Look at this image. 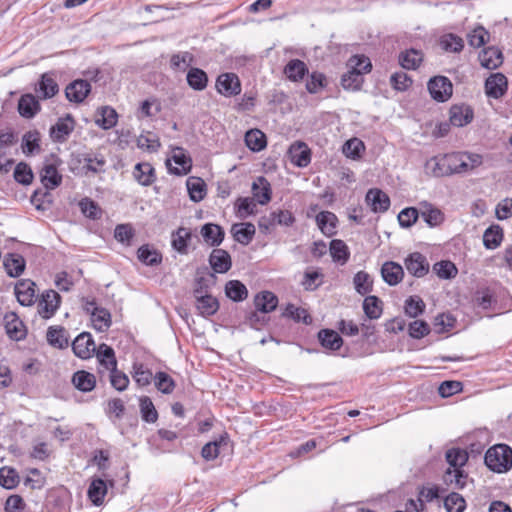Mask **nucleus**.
Instances as JSON below:
<instances>
[{"instance_id": "obj_64", "label": "nucleus", "mask_w": 512, "mask_h": 512, "mask_svg": "<svg viewBox=\"0 0 512 512\" xmlns=\"http://www.w3.org/2000/svg\"><path fill=\"white\" fill-rule=\"evenodd\" d=\"M138 259L146 265H156L161 262V255L156 250H151L147 245L138 249Z\"/></svg>"}, {"instance_id": "obj_32", "label": "nucleus", "mask_w": 512, "mask_h": 512, "mask_svg": "<svg viewBox=\"0 0 512 512\" xmlns=\"http://www.w3.org/2000/svg\"><path fill=\"white\" fill-rule=\"evenodd\" d=\"M321 345L328 350L336 351L343 345L341 336L334 330L323 329L318 333Z\"/></svg>"}, {"instance_id": "obj_37", "label": "nucleus", "mask_w": 512, "mask_h": 512, "mask_svg": "<svg viewBox=\"0 0 512 512\" xmlns=\"http://www.w3.org/2000/svg\"><path fill=\"white\" fill-rule=\"evenodd\" d=\"M91 320L96 330L103 332L111 326L110 312L101 307H94L91 310Z\"/></svg>"}, {"instance_id": "obj_35", "label": "nucleus", "mask_w": 512, "mask_h": 512, "mask_svg": "<svg viewBox=\"0 0 512 512\" xmlns=\"http://www.w3.org/2000/svg\"><path fill=\"white\" fill-rule=\"evenodd\" d=\"M503 240V230L499 225H491L483 234V245L486 249L498 248Z\"/></svg>"}, {"instance_id": "obj_47", "label": "nucleus", "mask_w": 512, "mask_h": 512, "mask_svg": "<svg viewBox=\"0 0 512 512\" xmlns=\"http://www.w3.org/2000/svg\"><path fill=\"white\" fill-rule=\"evenodd\" d=\"M101 118L96 120V124L104 130H108L117 124V112L115 109L105 106L100 109Z\"/></svg>"}, {"instance_id": "obj_8", "label": "nucleus", "mask_w": 512, "mask_h": 512, "mask_svg": "<svg viewBox=\"0 0 512 512\" xmlns=\"http://www.w3.org/2000/svg\"><path fill=\"white\" fill-rule=\"evenodd\" d=\"M91 91V85L87 80L77 79L65 88L66 98L70 102L81 103Z\"/></svg>"}, {"instance_id": "obj_2", "label": "nucleus", "mask_w": 512, "mask_h": 512, "mask_svg": "<svg viewBox=\"0 0 512 512\" xmlns=\"http://www.w3.org/2000/svg\"><path fill=\"white\" fill-rule=\"evenodd\" d=\"M61 160L54 154H51L43 164L40 172L41 182L46 189L53 190L62 182V175L58 172V166Z\"/></svg>"}, {"instance_id": "obj_25", "label": "nucleus", "mask_w": 512, "mask_h": 512, "mask_svg": "<svg viewBox=\"0 0 512 512\" xmlns=\"http://www.w3.org/2000/svg\"><path fill=\"white\" fill-rule=\"evenodd\" d=\"M473 119V110L469 106L454 105L450 109V122L453 126L463 127Z\"/></svg>"}, {"instance_id": "obj_30", "label": "nucleus", "mask_w": 512, "mask_h": 512, "mask_svg": "<svg viewBox=\"0 0 512 512\" xmlns=\"http://www.w3.org/2000/svg\"><path fill=\"white\" fill-rule=\"evenodd\" d=\"M48 343L59 349L68 347L69 337L66 334L65 328L61 326H50L46 335Z\"/></svg>"}, {"instance_id": "obj_54", "label": "nucleus", "mask_w": 512, "mask_h": 512, "mask_svg": "<svg viewBox=\"0 0 512 512\" xmlns=\"http://www.w3.org/2000/svg\"><path fill=\"white\" fill-rule=\"evenodd\" d=\"M364 143L358 138H352L345 142L343 145V153L346 157L351 159H358L364 151Z\"/></svg>"}, {"instance_id": "obj_12", "label": "nucleus", "mask_w": 512, "mask_h": 512, "mask_svg": "<svg viewBox=\"0 0 512 512\" xmlns=\"http://www.w3.org/2000/svg\"><path fill=\"white\" fill-rule=\"evenodd\" d=\"M425 172L426 174L434 177L451 175V169H449L447 155L434 156L428 159L425 163Z\"/></svg>"}, {"instance_id": "obj_59", "label": "nucleus", "mask_w": 512, "mask_h": 512, "mask_svg": "<svg viewBox=\"0 0 512 512\" xmlns=\"http://www.w3.org/2000/svg\"><path fill=\"white\" fill-rule=\"evenodd\" d=\"M363 309L370 319H378L382 314L380 300L376 296H367L363 302Z\"/></svg>"}, {"instance_id": "obj_63", "label": "nucleus", "mask_w": 512, "mask_h": 512, "mask_svg": "<svg viewBox=\"0 0 512 512\" xmlns=\"http://www.w3.org/2000/svg\"><path fill=\"white\" fill-rule=\"evenodd\" d=\"M424 309L425 303L418 296H411L405 302V313L411 318L422 314Z\"/></svg>"}, {"instance_id": "obj_23", "label": "nucleus", "mask_w": 512, "mask_h": 512, "mask_svg": "<svg viewBox=\"0 0 512 512\" xmlns=\"http://www.w3.org/2000/svg\"><path fill=\"white\" fill-rule=\"evenodd\" d=\"M201 235L208 245L216 247L222 243L225 233L219 225L207 223L202 226Z\"/></svg>"}, {"instance_id": "obj_44", "label": "nucleus", "mask_w": 512, "mask_h": 512, "mask_svg": "<svg viewBox=\"0 0 512 512\" xmlns=\"http://www.w3.org/2000/svg\"><path fill=\"white\" fill-rule=\"evenodd\" d=\"M422 60V53L415 49L402 52L399 57L400 64L405 69H416Z\"/></svg>"}, {"instance_id": "obj_62", "label": "nucleus", "mask_w": 512, "mask_h": 512, "mask_svg": "<svg viewBox=\"0 0 512 512\" xmlns=\"http://www.w3.org/2000/svg\"><path fill=\"white\" fill-rule=\"evenodd\" d=\"M444 507L447 512H463L466 504L464 498L460 494L453 492L445 498Z\"/></svg>"}, {"instance_id": "obj_61", "label": "nucleus", "mask_w": 512, "mask_h": 512, "mask_svg": "<svg viewBox=\"0 0 512 512\" xmlns=\"http://www.w3.org/2000/svg\"><path fill=\"white\" fill-rule=\"evenodd\" d=\"M433 270L441 279H451L457 274V268L451 261H440L433 265Z\"/></svg>"}, {"instance_id": "obj_33", "label": "nucleus", "mask_w": 512, "mask_h": 512, "mask_svg": "<svg viewBox=\"0 0 512 512\" xmlns=\"http://www.w3.org/2000/svg\"><path fill=\"white\" fill-rule=\"evenodd\" d=\"M73 385L82 392H90L95 388L96 378L92 373L81 370L73 374Z\"/></svg>"}, {"instance_id": "obj_50", "label": "nucleus", "mask_w": 512, "mask_h": 512, "mask_svg": "<svg viewBox=\"0 0 512 512\" xmlns=\"http://www.w3.org/2000/svg\"><path fill=\"white\" fill-rule=\"evenodd\" d=\"M191 238L189 229L180 227L176 232L172 233V246L180 253H186L187 241Z\"/></svg>"}, {"instance_id": "obj_13", "label": "nucleus", "mask_w": 512, "mask_h": 512, "mask_svg": "<svg viewBox=\"0 0 512 512\" xmlns=\"http://www.w3.org/2000/svg\"><path fill=\"white\" fill-rule=\"evenodd\" d=\"M381 276L388 285L395 286L402 281L404 270L400 264L387 261L381 267Z\"/></svg>"}, {"instance_id": "obj_17", "label": "nucleus", "mask_w": 512, "mask_h": 512, "mask_svg": "<svg viewBox=\"0 0 512 512\" xmlns=\"http://www.w3.org/2000/svg\"><path fill=\"white\" fill-rule=\"evenodd\" d=\"M211 268L216 273H225L231 268V257L223 249H213L209 257Z\"/></svg>"}, {"instance_id": "obj_26", "label": "nucleus", "mask_w": 512, "mask_h": 512, "mask_svg": "<svg viewBox=\"0 0 512 512\" xmlns=\"http://www.w3.org/2000/svg\"><path fill=\"white\" fill-rule=\"evenodd\" d=\"M187 84L195 91H203L208 85L207 73L196 67H190L186 75Z\"/></svg>"}, {"instance_id": "obj_42", "label": "nucleus", "mask_w": 512, "mask_h": 512, "mask_svg": "<svg viewBox=\"0 0 512 512\" xmlns=\"http://www.w3.org/2000/svg\"><path fill=\"white\" fill-rule=\"evenodd\" d=\"M316 221L321 231L327 235H332L336 228L337 217L329 211H322L316 216Z\"/></svg>"}, {"instance_id": "obj_60", "label": "nucleus", "mask_w": 512, "mask_h": 512, "mask_svg": "<svg viewBox=\"0 0 512 512\" xmlns=\"http://www.w3.org/2000/svg\"><path fill=\"white\" fill-rule=\"evenodd\" d=\"M330 254L334 260L345 263L349 256L348 247L344 241L334 239L330 243Z\"/></svg>"}, {"instance_id": "obj_39", "label": "nucleus", "mask_w": 512, "mask_h": 512, "mask_svg": "<svg viewBox=\"0 0 512 512\" xmlns=\"http://www.w3.org/2000/svg\"><path fill=\"white\" fill-rule=\"evenodd\" d=\"M225 293L228 298L235 302L243 301L248 296L246 286L238 280H231L226 283Z\"/></svg>"}, {"instance_id": "obj_36", "label": "nucleus", "mask_w": 512, "mask_h": 512, "mask_svg": "<svg viewBox=\"0 0 512 512\" xmlns=\"http://www.w3.org/2000/svg\"><path fill=\"white\" fill-rule=\"evenodd\" d=\"M194 55L188 51H182L172 54L170 57V67L174 71L185 72L194 63Z\"/></svg>"}, {"instance_id": "obj_46", "label": "nucleus", "mask_w": 512, "mask_h": 512, "mask_svg": "<svg viewBox=\"0 0 512 512\" xmlns=\"http://www.w3.org/2000/svg\"><path fill=\"white\" fill-rule=\"evenodd\" d=\"M20 478L14 468L4 466L0 468V485L5 489H14L19 484Z\"/></svg>"}, {"instance_id": "obj_57", "label": "nucleus", "mask_w": 512, "mask_h": 512, "mask_svg": "<svg viewBox=\"0 0 512 512\" xmlns=\"http://www.w3.org/2000/svg\"><path fill=\"white\" fill-rule=\"evenodd\" d=\"M132 377L139 386H147L152 380L151 370L144 367L142 363L133 364Z\"/></svg>"}, {"instance_id": "obj_45", "label": "nucleus", "mask_w": 512, "mask_h": 512, "mask_svg": "<svg viewBox=\"0 0 512 512\" xmlns=\"http://www.w3.org/2000/svg\"><path fill=\"white\" fill-rule=\"evenodd\" d=\"M186 185L192 201L199 202L204 198L205 183L200 178L190 177L187 179Z\"/></svg>"}, {"instance_id": "obj_27", "label": "nucleus", "mask_w": 512, "mask_h": 512, "mask_svg": "<svg viewBox=\"0 0 512 512\" xmlns=\"http://www.w3.org/2000/svg\"><path fill=\"white\" fill-rule=\"evenodd\" d=\"M254 304L259 312L269 313L276 309L278 298L270 291H262L255 296Z\"/></svg>"}, {"instance_id": "obj_56", "label": "nucleus", "mask_w": 512, "mask_h": 512, "mask_svg": "<svg viewBox=\"0 0 512 512\" xmlns=\"http://www.w3.org/2000/svg\"><path fill=\"white\" fill-rule=\"evenodd\" d=\"M40 134L38 131H29L24 134L22 139V149L26 155H31L39 150Z\"/></svg>"}, {"instance_id": "obj_55", "label": "nucleus", "mask_w": 512, "mask_h": 512, "mask_svg": "<svg viewBox=\"0 0 512 512\" xmlns=\"http://www.w3.org/2000/svg\"><path fill=\"white\" fill-rule=\"evenodd\" d=\"M363 82L362 74L350 69L341 78V84L346 90H358Z\"/></svg>"}, {"instance_id": "obj_1", "label": "nucleus", "mask_w": 512, "mask_h": 512, "mask_svg": "<svg viewBox=\"0 0 512 512\" xmlns=\"http://www.w3.org/2000/svg\"><path fill=\"white\" fill-rule=\"evenodd\" d=\"M484 461L491 471L505 473L512 468V449L506 444L494 445L485 453Z\"/></svg>"}, {"instance_id": "obj_43", "label": "nucleus", "mask_w": 512, "mask_h": 512, "mask_svg": "<svg viewBox=\"0 0 512 512\" xmlns=\"http://www.w3.org/2000/svg\"><path fill=\"white\" fill-rule=\"evenodd\" d=\"M245 143L252 151H260L266 146V137L258 129H251L245 134Z\"/></svg>"}, {"instance_id": "obj_34", "label": "nucleus", "mask_w": 512, "mask_h": 512, "mask_svg": "<svg viewBox=\"0 0 512 512\" xmlns=\"http://www.w3.org/2000/svg\"><path fill=\"white\" fill-rule=\"evenodd\" d=\"M292 162L299 167H306L311 160L310 150L305 143H295L290 147Z\"/></svg>"}, {"instance_id": "obj_31", "label": "nucleus", "mask_w": 512, "mask_h": 512, "mask_svg": "<svg viewBox=\"0 0 512 512\" xmlns=\"http://www.w3.org/2000/svg\"><path fill=\"white\" fill-rule=\"evenodd\" d=\"M196 299V308L203 317L214 315L219 309L218 300L210 294L200 295Z\"/></svg>"}, {"instance_id": "obj_40", "label": "nucleus", "mask_w": 512, "mask_h": 512, "mask_svg": "<svg viewBox=\"0 0 512 512\" xmlns=\"http://www.w3.org/2000/svg\"><path fill=\"white\" fill-rule=\"evenodd\" d=\"M257 204L258 203L254 198H238L235 204L237 217L240 219H245L248 216L256 214Z\"/></svg>"}, {"instance_id": "obj_20", "label": "nucleus", "mask_w": 512, "mask_h": 512, "mask_svg": "<svg viewBox=\"0 0 512 512\" xmlns=\"http://www.w3.org/2000/svg\"><path fill=\"white\" fill-rule=\"evenodd\" d=\"M366 202L374 212H385L390 206V199L379 189H370L366 194Z\"/></svg>"}, {"instance_id": "obj_11", "label": "nucleus", "mask_w": 512, "mask_h": 512, "mask_svg": "<svg viewBox=\"0 0 512 512\" xmlns=\"http://www.w3.org/2000/svg\"><path fill=\"white\" fill-rule=\"evenodd\" d=\"M4 323L6 333L11 339L19 341L25 338V326L14 312H9L4 316Z\"/></svg>"}, {"instance_id": "obj_3", "label": "nucleus", "mask_w": 512, "mask_h": 512, "mask_svg": "<svg viewBox=\"0 0 512 512\" xmlns=\"http://www.w3.org/2000/svg\"><path fill=\"white\" fill-rule=\"evenodd\" d=\"M452 83L445 76H435L428 82L431 97L439 102L447 101L452 95Z\"/></svg>"}, {"instance_id": "obj_7", "label": "nucleus", "mask_w": 512, "mask_h": 512, "mask_svg": "<svg viewBox=\"0 0 512 512\" xmlns=\"http://www.w3.org/2000/svg\"><path fill=\"white\" fill-rule=\"evenodd\" d=\"M61 302L60 295L54 290H48L42 294L41 300L38 303V312L45 318H51L57 311Z\"/></svg>"}, {"instance_id": "obj_6", "label": "nucleus", "mask_w": 512, "mask_h": 512, "mask_svg": "<svg viewBox=\"0 0 512 512\" xmlns=\"http://www.w3.org/2000/svg\"><path fill=\"white\" fill-rule=\"evenodd\" d=\"M404 264L407 271L417 278L424 277L429 272V262L427 258L419 252L409 254L405 258Z\"/></svg>"}, {"instance_id": "obj_22", "label": "nucleus", "mask_w": 512, "mask_h": 512, "mask_svg": "<svg viewBox=\"0 0 512 512\" xmlns=\"http://www.w3.org/2000/svg\"><path fill=\"white\" fill-rule=\"evenodd\" d=\"M420 216L430 227L439 226L445 219L442 211L428 202L420 204Z\"/></svg>"}, {"instance_id": "obj_53", "label": "nucleus", "mask_w": 512, "mask_h": 512, "mask_svg": "<svg viewBox=\"0 0 512 512\" xmlns=\"http://www.w3.org/2000/svg\"><path fill=\"white\" fill-rule=\"evenodd\" d=\"M155 387L163 394H171L175 389V382L165 372H157L154 377Z\"/></svg>"}, {"instance_id": "obj_16", "label": "nucleus", "mask_w": 512, "mask_h": 512, "mask_svg": "<svg viewBox=\"0 0 512 512\" xmlns=\"http://www.w3.org/2000/svg\"><path fill=\"white\" fill-rule=\"evenodd\" d=\"M479 61L482 67L493 70L502 64L503 55L498 48L488 47L480 52Z\"/></svg>"}, {"instance_id": "obj_18", "label": "nucleus", "mask_w": 512, "mask_h": 512, "mask_svg": "<svg viewBox=\"0 0 512 512\" xmlns=\"http://www.w3.org/2000/svg\"><path fill=\"white\" fill-rule=\"evenodd\" d=\"M253 198L258 204L265 205L271 200V186L269 181L263 177H258L252 183Z\"/></svg>"}, {"instance_id": "obj_51", "label": "nucleus", "mask_w": 512, "mask_h": 512, "mask_svg": "<svg viewBox=\"0 0 512 512\" xmlns=\"http://www.w3.org/2000/svg\"><path fill=\"white\" fill-rule=\"evenodd\" d=\"M353 282L356 291L361 295H366L372 291L373 281L370 275L364 271L356 273Z\"/></svg>"}, {"instance_id": "obj_41", "label": "nucleus", "mask_w": 512, "mask_h": 512, "mask_svg": "<svg viewBox=\"0 0 512 512\" xmlns=\"http://www.w3.org/2000/svg\"><path fill=\"white\" fill-rule=\"evenodd\" d=\"M284 73L288 79L292 81H299L307 73V67L303 61L293 59L285 66Z\"/></svg>"}, {"instance_id": "obj_5", "label": "nucleus", "mask_w": 512, "mask_h": 512, "mask_svg": "<svg viewBox=\"0 0 512 512\" xmlns=\"http://www.w3.org/2000/svg\"><path fill=\"white\" fill-rule=\"evenodd\" d=\"M217 91L226 96L231 97L241 92V84L239 78L234 73H224L218 76L216 81Z\"/></svg>"}, {"instance_id": "obj_58", "label": "nucleus", "mask_w": 512, "mask_h": 512, "mask_svg": "<svg viewBox=\"0 0 512 512\" xmlns=\"http://www.w3.org/2000/svg\"><path fill=\"white\" fill-rule=\"evenodd\" d=\"M443 478L446 484H454L457 488L462 489L466 485L467 474L462 469L448 468Z\"/></svg>"}, {"instance_id": "obj_15", "label": "nucleus", "mask_w": 512, "mask_h": 512, "mask_svg": "<svg viewBox=\"0 0 512 512\" xmlns=\"http://www.w3.org/2000/svg\"><path fill=\"white\" fill-rule=\"evenodd\" d=\"M172 160L177 165L176 167H172L170 162H167V166L169 172L175 175H185L191 169V159L188 157L184 150L180 147H177L173 151Z\"/></svg>"}, {"instance_id": "obj_49", "label": "nucleus", "mask_w": 512, "mask_h": 512, "mask_svg": "<svg viewBox=\"0 0 512 512\" xmlns=\"http://www.w3.org/2000/svg\"><path fill=\"white\" fill-rule=\"evenodd\" d=\"M97 358L108 370L117 367L114 350L106 344H101L99 346L97 350Z\"/></svg>"}, {"instance_id": "obj_21", "label": "nucleus", "mask_w": 512, "mask_h": 512, "mask_svg": "<svg viewBox=\"0 0 512 512\" xmlns=\"http://www.w3.org/2000/svg\"><path fill=\"white\" fill-rule=\"evenodd\" d=\"M134 179L142 186H150L156 179L155 169L148 162L137 163L133 170Z\"/></svg>"}, {"instance_id": "obj_52", "label": "nucleus", "mask_w": 512, "mask_h": 512, "mask_svg": "<svg viewBox=\"0 0 512 512\" xmlns=\"http://www.w3.org/2000/svg\"><path fill=\"white\" fill-rule=\"evenodd\" d=\"M140 412L142 419L148 423H154L158 419V413L154 404L147 396L140 398Z\"/></svg>"}, {"instance_id": "obj_24", "label": "nucleus", "mask_w": 512, "mask_h": 512, "mask_svg": "<svg viewBox=\"0 0 512 512\" xmlns=\"http://www.w3.org/2000/svg\"><path fill=\"white\" fill-rule=\"evenodd\" d=\"M233 237L242 245H248L256 232L254 224L250 222L234 224L231 228Z\"/></svg>"}, {"instance_id": "obj_4", "label": "nucleus", "mask_w": 512, "mask_h": 512, "mask_svg": "<svg viewBox=\"0 0 512 512\" xmlns=\"http://www.w3.org/2000/svg\"><path fill=\"white\" fill-rule=\"evenodd\" d=\"M74 354L81 359L90 358L96 351L95 342L88 332L79 334L72 342Z\"/></svg>"}, {"instance_id": "obj_38", "label": "nucleus", "mask_w": 512, "mask_h": 512, "mask_svg": "<svg viewBox=\"0 0 512 512\" xmlns=\"http://www.w3.org/2000/svg\"><path fill=\"white\" fill-rule=\"evenodd\" d=\"M4 266L9 276L18 277L25 269V260L19 254H8L4 260Z\"/></svg>"}, {"instance_id": "obj_9", "label": "nucleus", "mask_w": 512, "mask_h": 512, "mask_svg": "<svg viewBox=\"0 0 512 512\" xmlns=\"http://www.w3.org/2000/svg\"><path fill=\"white\" fill-rule=\"evenodd\" d=\"M485 91L488 97L499 99L507 91V78L502 73L491 74L485 81Z\"/></svg>"}, {"instance_id": "obj_10", "label": "nucleus", "mask_w": 512, "mask_h": 512, "mask_svg": "<svg viewBox=\"0 0 512 512\" xmlns=\"http://www.w3.org/2000/svg\"><path fill=\"white\" fill-rule=\"evenodd\" d=\"M73 130L74 120L72 116L68 114L66 117L60 118L57 123L50 128V136L54 141L63 143Z\"/></svg>"}, {"instance_id": "obj_28", "label": "nucleus", "mask_w": 512, "mask_h": 512, "mask_svg": "<svg viewBox=\"0 0 512 512\" xmlns=\"http://www.w3.org/2000/svg\"><path fill=\"white\" fill-rule=\"evenodd\" d=\"M88 497L95 506H100L104 502V497L107 494V484L101 478H93L89 488Z\"/></svg>"}, {"instance_id": "obj_14", "label": "nucleus", "mask_w": 512, "mask_h": 512, "mask_svg": "<svg viewBox=\"0 0 512 512\" xmlns=\"http://www.w3.org/2000/svg\"><path fill=\"white\" fill-rule=\"evenodd\" d=\"M15 294L21 305H32L35 298V283L29 279L21 280L15 286Z\"/></svg>"}, {"instance_id": "obj_48", "label": "nucleus", "mask_w": 512, "mask_h": 512, "mask_svg": "<svg viewBox=\"0 0 512 512\" xmlns=\"http://www.w3.org/2000/svg\"><path fill=\"white\" fill-rule=\"evenodd\" d=\"M446 460L451 469H461L468 460V454L459 448H452L446 452Z\"/></svg>"}, {"instance_id": "obj_29", "label": "nucleus", "mask_w": 512, "mask_h": 512, "mask_svg": "<svg viewBox=\"0 0 512 512\" xmlns=\"http://www.w3.org/2000/svg\"><path fill=\"white\" fill-rule=\"evenodd\" d=\"M40 110L38 100L32 94L23 95L18 102V111L22 117L33 118Z\"/></svg>"}, {"instance_id": "obj_19", "label": "nucleus", "mask_w": 512, "mask_h": 512, "mask_svg": "<svg viewBox=\"0 0 512 512\" xmlns=\"http://www.w3.org/2000/svg\"><path fill=\"white\" fill-rule=\"evenodd\" d=\"M35 90L38 93L39 98L48 99L52 98L58 93L59 86L56 80L53 78L52 74L44 73L41 75L38 87H36Z\"/></svg>"}]
</instances>
